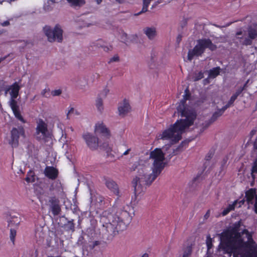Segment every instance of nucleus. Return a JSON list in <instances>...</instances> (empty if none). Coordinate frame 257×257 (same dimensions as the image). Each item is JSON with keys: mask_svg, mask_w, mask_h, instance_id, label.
<instances>
[{"mask_svg": "<svg viewBox=\"0 0 257 257\" xmlns=\"http://www.w3.org/2000/svg\"><path fill=\"white\" fill-rule=\"evenodd\" d=\"M131 110V106L128 101L126 99L123 100L122 102L119 103L118 107L119 114L120 115H126Z\"/></svg>", "mask_w": 257, "mask_h": 257, "instance_id": "16", "label": "nucleus"}, {"mask_svg": "<svg viewBox=\"0 0 257 257\" xmlns=\"http://www.w3.org/2000/svg\"><path fill=\"white\" fill-rule=\"evenodd\" d=\"M9 105L11 107L16 118L20 120L21 122L25 123V120L21 114L19 109V106L18 105V102H15L14 101H13L12 103H9Z\"/></svg>", "mask_w": 257, "mask_h": 257, "instance_id": "18", "label": "nucleus"}, {"mask_svg": "<svg viewBox=\"0 0 257 257\" xmlns=\"http://www.w3.org/2000/svg\"><path fill=\"white\" fill-rule=\"evenodd\" d=\"M83 138L85 140L87 146L92 150L97 149L99 146L98 138L92 134L87 133L83 135Z\"/></svg>", "mask_w": 257, "mask_h": 257, "instance_id": "11", "label": "nucleus"}, {"mask_svg": "<svg viewBox=\"0 0 257 257\" xmlns=\"http://www.w3.org/2000/svg\"><path fill=\"white\" fill-rule=\"evenodd\" d=\"M220 70L221 69L219 66L210 69L209 71V77L212 78L216 77L219 74Z\"/></svg>", "mask_w": 257, "mask_h": 257, "instance_id": "25", "label": "nucleus"}, {"mask_svg": "<svg viewBox=\"0 0 257 257\" xmlns=\"http://www.w3.org/2000/svg\"><path fill=\"white\" fill-rule=\"evenodd\" d=\"M202 180L201 177L200 175H197L196 177L193 178L192 180V183L193 185L194 184L195 185H196L199 182H200Z\"/></svg>", "mask_w": 257, "mask_h": 257, "instance_id": "41", "label": "nucleus"}, {"mask_svg": "<svg viewBox=\"0 0 257 257\" xmlns=\"http://www.w3.org/2000/svg\"><path fill=\"white\" fill-rule=\"evenodd\" d=\"M43 30L49 42H53L57 41L61 42L62 41L63 31L59 25H56L54 29H52L50 26H46L44 27Z\"/></svg>", "mask_w": 257, "mask_h": 257, "instance_id": "7", "label": "nucleus"}, {"mask_svg": "<svg viewBox=\"0 0 257 257\" xmlns=\"http://www.w3.org/2000/svg\"><path fill=\"white\" fill-rule=\"evenodd\" d=\"M109 92V90L107 89V88H105L103 91V93H104V96H106L107 93Z\"/></svg>", "mask_w": 257, "mask_h": 257, "instance_id": "56", "label": "nucleus"}, {"mask_svg": "<svg viewBox=\"0 0 257 257\" xmlns=\"http://www.w3.org/2000/svg\"><path fill=\"white\" fill-rule=\"evenodd\" d=\"M242 34V32L241 31H238L236 33V36L241 35Z\"/></svg>", "mask_w": 257, "mask_h": 257, "instance_id": "62", "label": "nucleus"}, {"mask_svg": "<svg viewBox=\"0 0 257 257\" xmlns=\"http://www.w3.org/2000/svg\"><path fill=\"white\" fill-rule=\"evenodd\" d=\"M241 93V91L238 89L233 94L237 97Z\"/></svg>", "mask_w": 257, "mask_h": 257, "instance_id": "53", "label": "nucleus"}, {"mask_svg": "<svg viewBox=\"0 0 257 257\" xmlns=\"http://www.w3.org/2000/svg\"><path fill=\"white\" fill-rule=\"evenodd\" d=\"M241 225L239 220L221 234L219 248L223 253H232L233 257H257V245L252 235L246 229L238 232Z\"/></svg>", "mask_w": 257, "mask_h": 257, "instance_id": "1", "label": "nucleus"}, {"mask_svg": "<svg viewBox=\"0 0 257 257\" xmlns=\"http://www.w3.org/2000/svg\"><path fill=\"white\" fill-rule=\"evenodd\" d=\"M65 227L67 231L74 232L75 230V225L73 223V220L68 221L67 223L65 224Z\"/></svg>", "mask_w": 257, "mask_h": 257, "instance_id": "28", "label": "nucleus"}, {"mask_svg": "<svg viewBox=\"0 0 257 257\" xmlns=\"http://www.w3.org/2000/svg\"><path fill=\"white\" fill-rule=\"evenodd\" d=\"M207 48L213 51L216 49L217 47L209 38L199 39L193 49L189 50L187 56L188 59L191 61L194 56H202Z\"/></svg>", "mask_w": 257, "mask_h": 257, "instance_id": "5", "label": "nucleus"}, {"mask_svg": "<svg viewBox=\"0 0 257 257\" xmlns=\"http://www.w3.org/2000/svg\"><path fill=\"white\" fill-rule=\"evenodd\" d=\"M253 148L254 149H257V136H256V138L253 143Z\"/></svg>", "mask_w": 257, "mask_h": 257, "instance_id": "55", "label": "nucleus"}, {"mask_svg": "<svg viewBox=\"0 0 257 257\" xmlns=\"http://www.w3.org/2000/svg\"><path fill=\"white\" fill-rule=\"evenodd\" d=\"M96 106L98 110L101 111L103 109V102L101 98H97L96 101Z\"/></svg>", "mask_w": 257, "mask_h": 257, "instance_id": "34", "label": "nucleus"}, {"mask_svg": "<svg viewBox=\"0 0 257 257\" xmlns=\"http://www.w3.org/2000/svg\"><path fill=\"white\" fill-rule=\"evenodd\" d=\"M144 32L150 39H153L156 36V29L154 28H147Z\"/></svg>", "mask_w": 257, "mask_h": 257, "instance_id": "23", "label": "nucleus"}, {"mask_svg": "<svg viewBox=\"0 0 257 257\" xmlns=\"http://www.w3.org/2000/svg\"><path fill=\"white\" fill-rule=\"evenodd\" d=\"M192 247L188 245L183 249V253L182 257H190L192 253Z\"/></svg>", "mask_w": 257, "mask_h": 257, "instance_id": "27", "label": "nucleus"}, {"mask_svg": "<svg viewBox=\"0 0 257 257\" xmlns=\"http://www.w3.org/2000/svg\"><path fill=\"white\" fill-rule=\"evenodd\" d=\"M252 40L250 38H245L243 42V45L245 46L251 45L252 44Z\"/></svg>", "mask_w": 257, "mask_h": 257, "instance_id": "43", "label": "nucleus"}, {"mask_svg": "<svg viewBox=\"0 0 257 257\" xmlns=\"http://www.w3.org/2000/svg\"><path fill=\"white\" fill-rule=\"evenodd\" d=\"M256 130L255 129H253L251 131L249 134L250 139L256 134Z\"/></svg>", "mask_w": 257, "mask_h": 257, "instance_id": "50", "label": "nucleus"}, {"mask_svg": "<svg viewBox=\"0 0 257 257\" xmlns=\"http://www.w3.org/2000/svg\"><path fill=\"white\" fill-rule=\"evenodd\" d=\"M72 6H78L85 4L84 0H67Z\"/></svg>", "mask_w": 257, "mask_h": 257, "instance_id": "30", "label": "nucleus"}, {"mask_svg": "<svg viewBox=\"0 0 257 257\" xmlns=\"http://www.w3.org/2000/svg\"><path fill=\"white\" fill-rule=\"evenodd\" d=\"M61 90L60 89L55 90L52 91L51 94L53 96H58L61 94Z\"/></svg>", "mask_w": 257, "mask_h": 257, "instance_id": "45", "label": "nucleus"}, {"mask_svg": "<svg viewBox=\"0 0 257 257\" xmlns=\"http://www.w3.org/2000/svg\"><path fill=\"white\" fill-rule=\"evenodd\" d=\"M25 180L28 183H30V182H34L35 181L34 173L33 171H30L28 173L27 176L25 178Z\"/></svg>", "mask_w": 257, "mask_h": 257, "instance_id": "32", "label": "nucleus"}, {"mask_svg": "<svg viewBox=\"0 0 257 257\" xmlns=\"http://www.w3.org/2000/svg\"><path fill=\"white\" fill-rule=\"evenodd\" d=\"M5 83L6 82L4 80L0 81V91L3 90Z\"/></svg>", "mask_w": 257, "mask_h": 257, "instance_id": "47", "label": "nucleus"}, {"mask_svg": "<svg viewBox=\"0 0 257 257\" xmlns=\"http://www.w3.org/2000/svg\"><path fill=\"white\" fill-rule=\"evenodd\" d=\"M257 173V162H254V164L252 167L251 170V176L253 180L255 177V175H254V173Z\"/></svg>", "mask_w": 257, "mask_h": 257, "instance_id": "37", "label": "nucleus"}, {"mask_svg": "<svg viewBox=\"0 0 257 257\" xmlns=\"http://www.w3.org/2000/svg\"><path fill=\"white\" fill-rule=\"evenodd\" d=\"M248 80L245 83V84L243 85V86L242 87H241L242 88H244V90L246 88V87H247V83L248 82Z\"/></svg>", "mask_w": 257, "mask_h": 257, "instance_id": "61", "label": "nucleus"}, {"mask_svg": "<svg viewBox=\"0 0 257 257\" xmlns=\"http://www.w3.org/2000/svg\"><path fill=\"white\" fill-rule=\"evenodd\" d=\"M37 125L36 127L35 135L37 140L39 141H43L46 142L47 139L50 138L51 134L48 130V126L43 119L38 118L36 121Z\"/></svg>", "mask_w": 257, "mask_h": 257, "instance_id": "6", "label": "nucleus"}, {"mask_svg": "<svg viewBox=\"0 0 257 257\" xmlns=\"http://www.w3.org/2000/svg\"><path fill=\"white\" fill-rule=\"evenodd\" d=\"M166 165V162H153L150 168L140 162H135L130 167L131 171H137L138 173L132 181L135 195L140 194L143 191V187L150 186L160 175Z\"/></svg>", "mask_w": 257, "mask_h": 257, "instance_id": "3", "label": "nucleus"}, {"mask_svg": "<svg viewBox=\"0 0 257 257\" xmlns=\"http://www.w3.org/2000/svg\"><path fill=\"white\" fill-rule=\"evenodd\" d=\"M151 1L152 0H143V7L142 9V11L139 13L136 14V15L138 16L143 13L146 12L148 11V7Z\"/></svg>", "mask_w": 257, "mask_h": 257, "instance_id": "26", "label": "nucleus"}, {"mask_svg": "<svg viewBox=\"0 0 257 257\" xmlns=\"http://www.w3.org/2000/svg\"><path fill=\"white\" fill-rule=\"evenodd\" d=\"M97 201L99 203H101L103 201V198L101 196H99L97 198Z\"/></svg>", "mask_w": 257, "mask_h": 257, "instance_id": "57", "label": "nucleus"}, {"mask_svg": "<svg viewBox=\"0 0 257 257\" xmlns=\"http://www.w3.org/2000/svg\"><path fill=\"white\" fill-rule=\"evenodd\" d=\"M131 151V149H128L127 150H126L123 153V155H127L129 152H130Z\"/></svg>", "mask_w": 257, "mask_h": 257, "instance_id": "59", "label": "nucleus"}, {"mask_svg": "<svg viewBox=\"0 0 257 257\" xmlns=\"http://www.w3.org/2000/svg\"><path fill=\"white\" fill-rule=\"evenodd\" d=\"M206 245L207 246V254L209 253V251L210 249L212 246V239L210 238V236H207V239H206Z\"/></svg>", "mask_w": 257, "mask_h": 257, "instance_id": "36", "label": "nucleus"}, {"mask_svg": "<svg viewBox=\"0 0 257 257\" xmlns=\"http://www.w3.org/2000/svg\"><path fill=\"white\" fill-rule=\"evenodd\" d=\"M85 243L84 238L83 235H80L78 239L77 244L78 245L82 246L83 247Z\"/></svg>", "mask_w": 257, "mask_h": 257, "instance_id": "39", "label": "nucleus"}, {"mask_svg": "<svg viewBox=\"0 0 257 257\" xmlns=\"http://www.w3.org/2000/svg\"><path fill=\"white\" fill-rule=\"evenodd\" d=\"M109 217L110 219H114L117 222L122 229L125 230L127 225L130 223L132 220V216L130 215L129 212L126 211H122L120 212L119 215H112L110 213Z\"/></svg>", "mask_w": 257, "mask_h": 257, "instance_id": "8", "label": "nucleus"}, {"mask_svg": "<svg viewBox=\"0 0 257 257\" xmlns=\"http://www.w3.org/2000/svg\"><path fill=\"white\" fill-rule=\"evenodd\" d=\"M17 234V231L15 229V228H10V237L11 240L12 241L13 243L14 244L15 243V238Z\"/></svg>", "mask_w": 257, "mask_h": 257, "instance_id": "33", "label": "nucleus"}, {"mask_svg": "<svg viewBox=\"0 0 257 257\" xmlns=\"http://www.w3.org/2000/svg\"><path fill=\"white\" fill-rule=\"evenodd\" d=\"M105 185L108 189L118 197H120L119 188L117 184L112 180L108 179L105 181Z\"/></svg>", "mask_w": 257, "mask_h": 257, "instance_id": "19", "label": "nucleus"}, {"mask_svg": "<svg viewBox=\"0 0 257 257\" xmlns=\"http://www.w3.org/2000/svg\"><path fill=\"white\" fill-rule=\"evenodd\" d=\"M150 159L154 161H164L165 154L161 148H156L150 152Z\"/></svg>", "mask_w": 257, "mask_h": 257, "instance_id": "15", "label": "nucleus"}, {"mask_svg": "<svg viewBox=\"0 0 257 257\" xmlns=\"http://www.w3.org/2000/svg\"><path fill=\"white\" fill-rule=\"evenodd\" d=\"M244 202V200H242L241 201H240L239 202V207H240L241 205H242Z\"/></svg>", "mask_w": 257, "mask_h": 257, "instance_id": "63", "label": "nucleus"}, {"mask_svg": "<svg viewBox=\"0 0 257 257\" xmlns=\"http://www.w3.org/2000/svg\"><path fill=\"white\" fill-rule=\"evenodd\" d=\"M182 40V35H179L177 38V42L179 44Z\"/></svg>", "mask_w": 257, "mask_h": 257, "instance_id": "54", "label": "nucleus"}, {"mask_svg": "<svg viewBox=\"0 0 257 257\" xmlns=\"http://www.w3.org/2000/svg\"><path fill=\"white\" fill-rule=\"evenodd\" d=\"M58 170L53 167H46L45 169V175L49 178L55 179L58 176Z\"/></svg>", "mask_w": 257, "mask_h": 257, "instance_id": "21", "label": "nucleus"}, {"mask_svg": "<svg viewBox=\"0 0 257 257\" xmlns=\"http://www.w3.org/2000/svg\"><path fill=\"white\" fill-rule=\"evenodd\" d=\"M7 221L9 227L16 228L19 225L21 219L19 214L11 213L10 215L7 217Z\"/></svg>", "mask_w": 257, "mask_h": 257, "instance_id": "14", "label": "nucleus"}, {"mask_svg": "<svg viewBox=\"0 0 257 257\" xmlns=\"http://www.w3.org/2000/svg\"><path fill=\"white\" fill-rule=\"evenodd\" d=\"M254 211L257 214V196L254 205Z\"/></svg>", "mask_w": 257, "mask_h": 257, "instance_id": "51", "label": "nucleus"}, {"mask_svg": "<svg viewBox=\"0 0 257 257\" xmlns=\"http://www.w3.org/2000/svg\"><path fill=\"white\" fill-rule=\"evenodd\" d=\"M25 130L23 126L13 128L11 131V138L9 141V144L12 148L17 147L19 145L20 137H25Z\"/></svg>", "mask_w": 257, "mask_h": 257, "instance_id": "9", "label": "nucleus"}, {"mask_svg": "<svg viewBox=\"0 0 257 257\" xmlns=\"http://www.w3.org/2000/svg\"><path fill=\"white\" fill-rule=\"evenodd\" d=\"M190 97V93L188 89L186 88L183 99L177 107V111L181 116L185 118L177 120L174 124L163 131L159 136L160 139L169 140L172 144H175L182 139V135L185 130L193 124L196 118V113L194 110L188 109L185 105L186 100L189 99Z\"/></svg>", "mask_w": 257, "mask_h": 257, "instance_id": "2", "label": "nucleus"}, {"mask_svg": "<svg viewBox=\"0 0 257 257\" xmlns=\"http://www.w3.org/2000/svg\"><path fill=\"white\" fill-rule=\"evenodd\" d=\"M52 156L53 157V161H56L57 159V158H56V155L55 154V153H52ZM47 161H52V160L50 159V157L48 156Z\"/></svg>", "mask_w": 257, "mask_h": 257, "instance_id": "48", "label": "nucleus"}, {"mask_svg": "<svg viewBox=\"0 0 257 257\" xmlns=\"http://www.w3.org/2000/svg\"><path fill=\"white\" fill-rule=\"evenodd\" d=\"M141 257H149V254L147 253H144Z\"/></svg>", "mask_w": 257, "mask_h": 257, "instance_id": "64", "label": "nucleus"}, {"mask_svg": "<svg viewBox=\"0 0 257 257\" xmlns=\"http://www.w3.org/2000/svg\"><path fill=\"white\" fill-rule=\"evenodd\" d=\"M248 37L250 39H255L257 37V25H252L247 28Z\"/></svg>", "mask_w": 257, "mask_h": 257, "instance_id": "22", "label": "nucleus"}, {"mask_svg": "<svg viewBox=\"0 0 257 257\" xmlns=\"http://www.w3.org/2000/svg\"><path fill=\"white\" fill-rule=\"evenodd\" d=\"M110 212L104 211L100 216V222L102 223L101 232L102 237L107 240H112L113 238L123 230L115 219L108 217Z\"/></svg>", "mask_w": 257, "mask_h": 257, "instance_id": "4", "label": "nucleus"}, {"mask_svg": "<svg viewBox=\"0 0 257 257\" xmlns=\"http://www.w3.org/2000/svg\"><path fill=\"white\" fill-rule=\"evenodd\" d=\"M48 203L50 209L54 216L60 214L61 211V208L60 201L58 199L56 198L55 197H51L49 199Z\"/></svg>", "mask_w": 257, "mask_h": 257, "instance_id": "12", "label": "nucleus"}, {"mask_svg": "<svg viewBox=\"0 0 257 257\" xmlns=\"http://www.w3.org/2000/svg\"><path fill=\"white\" fill-rule=\"evenodd\" d=\"M226 110L225 108H224L223 106L221 109H218L217 110L215 111L210 119L208 121L205 122V127H207L209 125H210L212 123L216 121L218 117L221 116L224 111Z\"/></svg>", "mask_w": 257, "mask_h": 257, "instance_id": "17", "label": "nucleus"}, {"mask_svg": "<svg viewBox=\"0 0 257 257\" xmlns=\"http://www.w3.org/2000/svg\"><path fill=\"white\" fill-rule=\"evenodd\" d=\"M231 156H232V155L230 154L229 155L226 157V160L224 159L223 161H227L228 160L233 159V158Z\"/></svg>", "mask_w": 257, "mask_h": 257, "instance_id": "58", "label": "nucleus"}, {"mask_svg": "<svg viewBox=\"0 0 257 257\" xmlns=\"http://www.w3.org/2000/svg\"><path fill=\"white\" fill-rule=\"evenodd\" d=\"M10 23L9 21H6L1 24V26L3 27H6L10 25Z\"/></svg>", "mask_w": 257, "mask_h": 257, "instance_id": "49", "label": "nucleus"}, {"mask_svg": "<svg viewBox=\"0 0 257 257\" xmlns=\"http://www.w3.org/2000/svg\"><path fill=\"white\" fill-rule=\"evenodd\" d=\"M214 155L213 151L210 150L205 157V161H210Z\"/></svg>", "mask_w": 257, "mask_h": 257, "instance_id": "40", "label": "nucleus"}, {"mask_svg": "<svg viewBox=\"0 0 257 257\" xmlns=\"http://www.w3.org/2000/svg\"><path fill=\"white\" fill-rule=\"evenodd\" d=\"M101 42V40H99L97 41V42L96 43V46L98 48L101 47L103 49V50L104 51H108L109 50V48L108 47L104 46L103 45H100V42Z\"/></svg>", "mask_w": 257, "mask_h": 257, "instance_id": "42", "label": "nucleus"}, {"mask_svg": "<svg viewBox=\"0 0 257 257\" xmlns=\"http://www.w3.org/2000/svg\"><path fill=\"white\" fill-rule=\"evenodd\" d=\"M119 61V57L117 55H114L113 57L111 58L108 61V63H110L112 62H117Z\"/></svg>", "mask_w": 257, "mask_h": 257, "instance_id": "44", "label": "nucleus"}, {"mask_svg": "<svg viewBox=\"0 0 257 257\" xmlns=\"http://www.w3.org/2000/svg\"><path fill=\"white\" fill-rule=\"evenodd\" d=\"M95 132L101 134L103 136L109 139L110 136V131L102 122L96 123L95 126Z\"/></svg>", "mask_w": 257, "mask_h": 257, "instance_id": "13", "label": "nucleus"}, {"mask_svg": "<svg viewBox=\"0 0 257 257\" xmlns=\"http://www.w3.org/2000/svg\"><path fill=\"white\" fill-rule=\"evenodd\" d=\"M204 77L203 73L201 71L195 74L194 76V81H198Z\"/></svg>", "mask_w": 257, "mask_h": 257, "instance_id": "38", "label": "nucleus"}, {"mask_svg": "<svg viewBox=\"0 0 257 257\" xmlns=\"http://www.w3.org/2000/svg\"><path fill=\"white\" fill-rule=\"evenodd\" d=\"M237 98V97L236 96L233 94L230 97L228 102L224 106H223L224 108H225L226 110L228 107L231 106L233 104L234 101Z\"/></svg>", "mask_w": 257, "mask_h": 257, "instance_id": "31", "label": "nucleus"}, {"mask_svg": "<svg viewBox=\"0 0 257 257\" xmlns=\"http://www.w3.org/2000/svg\"><path fill=\"white\" fill-rule=\"evenodd\" d=\"M257 193L255 188H251L245 192V197L248 203L252 204L253 200L255 201Z\"/></svg>", "mask_w": 257, "mask_h": 257, "instance_id": "20", "label": "nucleus"}, {"mask_svg": "<svg viewBox=\"0 0 257 257\" xmlns=\"http://www.w3.org/2000/svg\"><path fill=\"white\" fill-rule=\"evenodd\" d=\"M74 112V109L73 108L71 107L67 113V118L68 119H70V115Z\"/></svg>", "mask_w": 257, "mask_h": 257, "instance_id": "46", "label": "nucleus"}, {"mask_svg": "<svg viewBox=\"0 0 257 257\" xmlns=\"http://www.w3.org/2000/svg\"><path fill=\"white\" fill-rule=\"evenodd\" d=\"M238 203L237 200H235L233 202V203L231 204L228 205V206L222 212V215L223 216H225L227 215L230 211L233 210L235 208V206Z\"/></svg>", "mask_w": 257, "mask_h": 257, "instance_id": "24", "label": "nucleus"}, {"mask_svg": "<svg viewBox=\"0 0 257 257\" xmlns=\"http://www.w3.org/2000/svg\"><path fill=\"white\" fill-rule=\"evenodd\" d=\"M126 37H127V34L126 33H123L122 36V38H121L122 41H124V42L125 43V39H126Z\"/></svg>", "mask_w": 257, "mask_h": 257, "instance_id": "52", "label": "nucleus"}, {"mask_svg": "<svg viewBox=\"0 0 257 257\" xmlns=\"http://www.w3.org/2000/svg\"><path fill=\"white\" fill-rule=\"evenodd\" d=\"M56 3L55 0H49L47 1V4L45 5V9L47 11L51 10Z\"/></svg>", "mask_w": 257, "mask_h": 257, "instance_id": "29", "label": "nucleus"}, {"mask_svg": "<svg viewBox=\"0 0 257 257\" xmlns=\"http://www.w3.org/2000/svg\"><path fill=\"white\" fill-rule=\"evenodd\" d=\"M101 242L99 240H95L91 242L88 245V247L90 250L93 249L96 246L100 244Z\"/></svg>", "mask_w": 257, "mask_h": 257, "instance_id": "35", "label": "nucleus"}, {"mask_svg": "<svg viewBox=\"0 0 257 257\" xmlns=\"http://www.w3.org/2000/svg\"><path fill=\"white\" fill-rule=\"evenodd\" d=\"M87 232H88V233H90L91 234H92V233H94V231L93 229H88L87 230Z\"/></svg>", "mask_w": 257, "mask_h": 257, "instance_id": "60", "label": "nucleus"}, {"mask_svg": "<svg viewBox=\"0 0 257 257\" xmlns=\"http://www.w3.org/2000/svg\"><path fill=\"white\" fill-rule=\"evenodd\" d=\"M20 89L21 86L19 85L17 82H15L5 89L6 94H7L9 91L10 92L11 99L9 101V103H12L13 101H14L15 102H17L16 99L19 95Z\"/></svg>", "mask_w": 257, "mask_h": 257, "instance_id": "10", "label": "nucleus"}]
</instances>
